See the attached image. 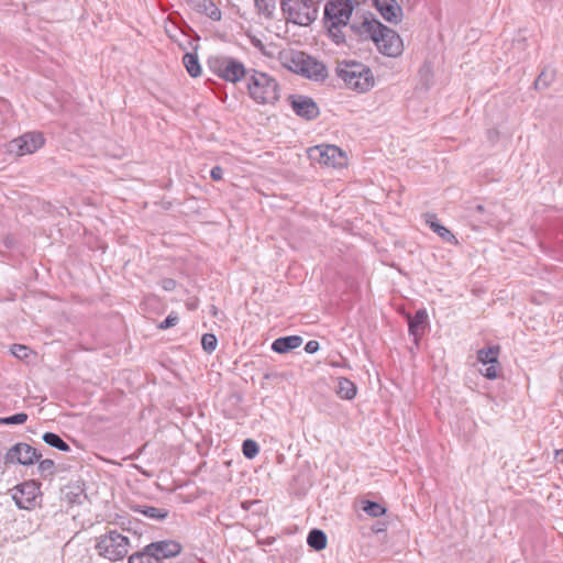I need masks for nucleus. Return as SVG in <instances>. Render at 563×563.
Listing matches in <instances>:
<instances>
[{
    "label": "nucleus",
    "instance_id": "obj_1",
    "mask_svg": "<svg viewBox=\"0 0 563 563\" xmlns=\"http://www.w3.org/2000/svg\"><path fill=\"white\" fill-rule=\"evenodd\" d=\"M351 30L361 40H372L378 51L388 57H397L402 53L400 36L375 18H364L362 22L353 23Z\"/></svg>",
    "mask_w": 563,
    "mask_h": 563
},
{
    "label": "nucleus",
    "instance_id": "obj_2",
    "mask_svg": "<svg viewBox=\"0 0 563 563\" xmlns=\"http://www.w3.org/2000/svg\"><path fill=\"white\" fill-rule=\"evenodd\" d=\"M95 549L98 555L110 562H115L128 555L131 543L128 536L115 529H109L96 539Z\"/></svg>",
    "mask_w": 563,
    "mask_h": 563
},
{
    "label": "nucleus",
    "instance_id": "obj_3",
    "mask_svg": "<svg viewBox=\"0 0 563 563\" xmlns=\"http://www.w3.org/2000/svg\"><path fill=\"white\" fill-rule=\"evenodd\" d=\"M250 97L260 104L274 103L279 98V88L275 78L268 73H252L247 78Z\"/></svg>",
    "mask_w": 563,
    "mask_h": 563
},
{
    "label": "nucleus",
    "instance_id": "obj_4",
    "mask_svg": "<svg viewBox=\"0 0 563 563\" xmlns=\"http://www.w3.org/2000/svg\"><path fill=\"white\" fill-rule=\"evenodd\" d=\"M317 4L314 0H280V10L288 22L308 26L318 16Z\"/></svg>",
    "mask_w": 563,
    "mask_h": 563
},
{
    "label": "nucleus",
    "instance_id": "obj_5",
    "mask_svg": "<svg viewBox=\"0 0 563 563\" xmlns=\"http://www.w3.org/2000/svg\"><path fill=\"white\" fill-rule=\"evenodd\" d=\"M308 156L311 161L328 167L343 168L347 165L346 153L336 145L320 144L310 147Z\"/></svg>",
    "mask_w": 563,
    "mask_h": 563
},
{
    "label": "nucleus",
    "instance_id": "obj_6",
    "mask_svg": "<svg viewBox=\"0 0 563 563\" xmlns=\"http://www.w3.org/2000/svg\"><path fill=\"white\" fill-rule=\"evenodd\" d=\"M355 0H332L324 7V23L349 25Z\"/></svg>",
    "mask_w": 563,
    "mask_h": 563
},
{
    "label": "nucleus",
    "instance_id": "obj_7",
    "mask_svg": "<svg viewBox=\"0 0 563 563\" xmlns=\"http://www.w3.org/2000/svg\"><path fill=\"white\" fill-rule=\"evenodd\" d=\"M42 454L27 443H16L11 446L4 454L3 462L5 465L20 464L29 466L41 459Z\"/></svg>",
    "mask_w": 563,
    "mask_h": 563
},
{
    "label": "nucleus",
    "instance_id": "obj_8",
    "mask_svg": "<svg viewBox=\"0 0 563 563\" xmlns=\"http://www.w3.org/2000/svg\"><path fill=\"white\" fill-rule=\"evenodd\" d=\"M44 137L40 132H27L13 139L8 144V151L18 156L33 154L44 145Z\"/></svg>",
    "mask_w": 563,
    "mask_h": 563
},
{
    "label": "nucleus",
    "instance_id": "obj_9",
    "mask_svg": "<svg viewBox=\"0 0 563 563\" xmlns=\"http://www.w3.org/2000/svg\"><path fill=\"white\" fill-rule=\"evenodd\" d=\"M12 499L20 509L30 510L35 507L40 496V485L35 481H26L11 490Z\"/></svg>",
    "mask_w": 563,
    "mask_h": 563
},
{
    "label": "nucleus",
    "instance_id": "obj_10",
    "mask_svg": "<svg viewBox=\"0 0 563 563\" xmlns=\"http://www.w3.org/2000/svg\"><path fill=\"white\" fill-rule=\"evenodd\" d=\"M336 75L346 88L360 93L371 90L376 84L373 73H336Z\"/></svg>",
    "mask_w": 563,
    "mask_h": 563
},
{
    "label": "nucleus",
    "instance_id": "obj_11",
    "mask_svg": "<svg viewBox=\"0 0 563 563\" xmlns=\"http://www.w3.org/2000/svg\"><path fill=\"white\" fill-rule=\"evenodd\" d=\"M289 99L291 108L297 115L307 120H311L319 115V108L311 98L303 96H290Z\"/></svg>",
    "mask_w": 563,
    "mask_h": 563
},
{
    "label": "nucleus",
    "instance_id": "obj_12",
    "mask_svg": "<svg viewBox=\"0 0 563 563\" xmlns=\"http://www.w3.org/2000/svg\"><path fill=\"white\" fill-rule=\"evenodd\" d=\"M379 14L389 23H399L402 18V9L396 0H374Z\"/></svg>",
    "mask_w": 563,
    "mask_h": 563
},
{
    "label": "nucleus",
    "instance_id": "obj_13",
    "mask_svg": "<svg viewBox=\"0 0 563 563\" xmlns=\"http://www.w3.org/2000/svg\"><path fill=\"white\" fill-rule=\"evenodd\" d=\"M208 67L213 71L245 70L242 63L227 55H211L208 58Z\"/></svg>",
    "mask_w": 563,
    "mask_h": 563
},
{
    "label": "nucleus",
    "instance_id": "obj_14",
    "mask_svg": "<svg viewBox=\"0 0 563 563\" xmlns=\"http://www.w3.org/2000/svg\"><path fill=\"white\" fill-rule=\"evenodd\" d=\"M147 547L148 550L152 551L159 561L163 559L176 556L181 551V545L173 540L153 542Z\"/></svg>",
    "mask_w": 563,
    "mask_h": 563
},
{
    "label": "nucleus",
    "instance_id": "obj_15",
    "mask_svg": "<svg viewBox=\"0 0 563 563\" xmlns=\"http://www.w3.org/2000/svg\"><path fill=\"white\" fill-rule=\"evenodd\" d=\"M427 322L428 313L424 309L418 310L413 317L409 318V333L416 342L423 335Z\"/></svg>",
    "mask_w": 563,
    "mask_h": 563
},
{
    "label": "nucleus",
    "instance_id": "obj_16",
    "mask_svg": "<svg viewBox=\"0 0 563 563\" xmlns=\"http://www.w3.org/2000/svg\"><path fill=\"white\" fill-rule=\"evenodd\" d=\"M424 218L426 223L430 227V229L435 232L443 241L451 244H457V239L455 235L448 228L439 223L435 214L427 213Z\"/></svg>",
    "mask_w": 563,
    "mask_h": 563
},
{
    "label": "nucleus",
    "instance_id": "obj_17",
    "mask_svg": "<svg viewBox=\"0 0 563 563\" xmlns=\"http://www.w3.org/2000/svg\"><path fill=\"white\" fill-rule=\"evenodd\" d=\"M302 338L299 335H289L276 339L272 344V350L276 353H288L302 344Z\"/></svg>",
    "mask_w": 563,
    "mask_h": 563
},
{
    "label": "nucleus",
    "instance_id": "obj_18",
    "mask_svg": "<svg viewBox=\"0 0 563 563\" xmlns=\"http://www.w3.org/2000/svg\"><path fill=\"white\" fill-rule=\"evenodd\" d=\"M292 62L296 64V70H324L323 65L312 60L309 56L305 55L301 52L295 53L292 56ZM288 70H295L292 67H289Z\"/></svg>",
    "mask_w": 563,
    "mask_h": 563
},
{
    "label": "nucleus",
    "instance_id": "obj_19",
    "mask_svg": "<svg viewBox=\"0 0 563 563\" xmlns=\"http://www.w3.org/2000/svg\"><path fill=\"white\" fill-rule=\"evenodd\" d=\"M352 25L353 24L341 25V24H334V23H325L328 34L335 44H342L345 42L346 32L344 31V29L349 30L350 32H352L355 35V33L351 30Z\"/></svg>",
    "mask_w": 563,
    "mask_h": 563
},
{
    "label": "nucleus",
    "instance_id": "obj_20",
    "mask_svg": "<svg viewBox=\"0 0 563 563\" xmlns=\"http://www.w3.org/2000/svg\"><path fill=\"white\" fill-rule=\"evenodd\" d=\"M336 394L342 399L351 400L356 396V386L349 378L340 377L338 379Z\"/></svg>",
    "mask_w": 563,
    "mask_h": 563
},
{
    "label": "nucleus",
    "instance_id": "obj_21",
    "mask_svg": "<svg viewBox=\"0 0 563 563\" xmlns=\"http://www.w3.org/2000/svg\"><path fill=\"white\" fill-rule=\"evenodd\" d=\"M307 543L317 551L323 550L327 547V536L322 530L313 529L308 534Z\"/></svg>",
    "mask_w": 563,
    "mask_h": 563
},
{
    "label": "nucleus",
    "instance_id": "obj_22",
    "mask_svg": "<svg viewBox=\"0 0 563 563\" xmlns=\"http://www.w3.org/2000/svg\"><path fill=\"white\" fill-rule=\"evenodd\" d=\"M129 563H162L146 545L142 552L134 553L129 558Z\"/></svg>",
    "mask_w": 563,
    "mask_h": 563
},
{
    "label": "nucleus",
    "instance_id": "obj_23",
    "mask_svg": "<svg viewBox=\"0 0 563 563\" xmlns=\"http://www.w3.org/2000/svg\"><path fill=\"white\" fill-rule=\"evenodd\" d=\"M135 512H140L151 519H164L167 517V511L162 508H156L152 506H136L133 508Z\"/></svg>",
    "mask_w": 563,
    "mask_h": 563
},
{
    "label": "nucleus",
    "instance_id": "obj_24",
    "mask_svg": "<svg viewBox=\"0 0 563 563\" xmlns=\"http://www.w3.org/2000/svg\"><path fill=\"white\" fill-rule=\"evenodd\" d=\"M498 350L499 349L497 346H490L488 349L479 350L477 352L478 362L483 363L484 365L496 364Z\"/></svg>",
    "mask_w": 563,
    "mask_h": 563
},
{
    "label": "nucleus",
    "instance_id": "obj_25",
    "mask_svg": "<svg viewBox=\"0 0 563 563\" xmlns=\"http://www.w3.org/2000/svg\"><path fill=\"white\" fill-rule=\"evenodd\" d=\"M43 441L59 451L67 452L69 451V445L56 433L46 432L43 434Z\"/></svg>",
    "mask_w": 563,
    "mask_h": 563
},
{
    "label": "nucleus",
    "instance_id": "obj_26",
    "mask_svg": "<svg viewBox=\"0 0 563 563\" xmlns=\"http://www.w3.org/2000/svg\"><path fill=\"white\" fill-rule=\"evenodd\" d=\"M258 13L265 16H272L276 8L275 0H254Z\"/></svg>",
    "mask_w": 563,
    "mask_h": 563
},
{
    "label": "nucleus",
    "instance_id": "obj_27",
    "mask_svg": "<svg viewBox=\"0 0 563 563\" xmlns=\"http://www.w3.org/2000/svg\"><path fill=\"white\" fill-rule=\"evenodd\" d=\"M362 509L371 517H380L385 514V508L378 503L366 500L363 504Z\"/></svg>",
    "mask_w": 563,
    "mask_h": 563
},
{
    "label": "nucleus",
    "instance_id": "obj_28",
    "mask_svg": "<svg viewBox=\"0 0 563 563\" xmlns=\"http://www.w3.org/2000/svg\"><path fill=\"white\" fill-rule=\"evenodd\" d=\"M38 473L43 478H47L54 475L55 473V464L51 459H45L40 461L37 466Z\"/></svg>",
    "mask_w": 563,
    "mask_h": 563
},
{
    "label": "nucleus",
    "instance_id": "obj_29",
    "mask_svg": "<svg viewBox=\"0 0 563 563\" xmlns=\"http://www.w3.org/2000/svg\"><path fill=\"white\" fill-rule=\"evenodd\" d=\"M258 451L260 446L254 440L246 439L243 441L242 452L245 455V457L254 459L258 454Z\"/></svg>",
    "mask_w": 563,
    "mask_h": 563
},
{
    "label": "nucleus",
    "instance_id": "obj_30",
    "mask_svg": "<svg viewBox=\"0 0 563 563\" xmlns=\"http://www.w3.org/2000/svg\"><path fill=\"white\" fill-rule=\"evenodd\" d=\"M183 63L186 70H201L198 56L195 53H186L183 56Z\"/></svg>",
    "mask_w": 563,
    "mask_h": 563
},
{
    "label": "nucleus",
    "instance_id": "obj_31",
    "mask_svg": "<svg viewBox=\"0 0 563 563\" xmlns=\"http://www.w3.org/2000/svg\"><path fill=\"white\" fill-rule=\"evenodd\" d=\"M555 73H540L538 78L534 80V88L538 90L545 89L554 80Z\"/></svg>",
    "mask_w": 563,
    "mask_h": 563
},
{
    "label": "nucleus",
    "instance_id": "obj_32",
    "mask_svg": "<svg viewBox=\"0 0 563 563\" xmlns=\"http://www.w3.org/2000/svg\"><path fill=\"white\" fill-rule=\"evenodd\" d=\"M201 345L207 353H212L217 349L218 340L214 334L206 333L201 338Z\"/></svg>",
    "mask_w": 563,
    "mask_h": 563
},
{
    "label": "nucleus",
    "instance_id": "obj_33",
    "mask_svg": "<svg viewBox=\"0 0 563 563\" xmlns=\"http://www.w3.org/2000/svg\"><path fill=\"white\" fill-rule=\"evenodd\" d=\"M200 7L203 8L208 16L213 21L221 19V11L212 1H205Z\"/></svg>",
    "mask_w": 563,
    "mask_h": 563
},
{
    "label": "nucleus",
    "instance_id": "obj_34",
    "mask_svg": "<svg viewBox=\"0 0 563 563\" xmlns=\"http://www.w3.org/2000/svg\"><path fill=\"white\" fill-rule=\"evenodd\" d=\"M27 420V415L19 412L10 417L0 418V424H22Z\"/></svg>",
    "mask_w": 563,
    "mask_h": 563
},
{
    "label": "nucleus",
    "instance_id": "obj_35",
    "mask_svg": "<svg viewBox=\"0 0 563 563\" xmlns=\"http://www.w3.org/2000/svg\"><path fill=\"white\" fill-rule=\"evenodd\" d=\"M219 77L230 82H238L245 78L247 73H217Z\"/></svg>",
    "mask_w": 563,
    "mask_h": 563
},
{
    "label": "nucleus",
    "instance_id": "obj_36",
    "mask_svg": "<svg viewBox=\"0 0 563 563\" xmlns=\"http://www.w3.org/2000/svg\"><path fill=\"white\" fill-rule=\"evenodd\" d=\"M179 321V318L176 313L172 312L167 316V318L158 325L159 329L165 330L172 327H175Z\"/></svg>",
    "mask_w": 563,
    "mask_h": 563
},
{
    "label": "nucleus",
    "instance_id": "obj_37",
    "mask_svg": "<svg viewBox=\"0 0 563 563\" xmlns=\"http://www.w3.org/2000/svg\"><path fill=\"white\" fill-rule=\"evenodd\" d=\"M11 352L15 357L23 360L29 356L30 350L24 345L14 344L11 349Z\"/></svg>",
    "mask_w": 563,
    "mask_h": 563
},
{
    "label": "nucleus",
    "instance_id": "obj_38",
    "mask_svg": "<svg viewBox=\"0 0 563 563\" xmlns=\"http://www.w3.org/2000/svg\"><path fill=\"white\" fill-rule=\"evenodd\" d=\"M305 77L311 80L324 81L328 77V73H300Z\"/></svg>",
    "mask_w": 563,
    "mask_h": 563
},
{
    "label": "nucleus",
    "instance_id": "obj_39",
    "mask_svg": "<svg viewBox=\"0 0 563 563\" xmlns=\"http://www.w3.org/2000/svg\"><path fill=\"white\" fill-rule=\"evenodd\" d=\"M320 345H319V342L316 341V340H310L306 343L305 345V351L308 353V354H313L316 353L318 350H319Z\"/></svg>",
    "mask_w": 563,
    "mask_h": 563
},
{
    "label": "nucleus",
    "instance_id": "obj_40",
    "mask_svg": "<svg viewBox=\"0 0 563 563\" xmlns=\"http://www.w3.org/2000/svg\"><path fill=\"white\" fill-rule=\"evenodd\" d=\"M483 375L488 379L497 378L496 364H489V366L483 372Z\"/></svg>",
    "mask_w": 563,
    "mask_h": 563
},
{
    "label": "nucleus",
    "instance_id": "obj_41",
    "mask_svg": "<svg viewBox=\"0 0 563 563\" xmlns=\"http://www.w3.org/2000/svg\"><path fill=\"white\" fill-rule=\"evenodd\" d=\"M162 288L166 291H172L176 287V282L172 278H165L161 282Z\"/></svg>",
    "mask_w": 563,
    "mask_h": 563
},
{
    "label": "nucleus",
    "instance_id": "obj_42",
    "mask_svg": "<svg viewBox=\"0 0 563 563\" xmlns=\"http://www.w3.org/2000/svg\"><path fill=\"white\" fill-rule=\"evenodd\" d=\"M210 176L213 180H221L223 176V169L220 166H214L210 172Z\"/></svg>",
    "mask_w": 563,
    "mask_h": 563
},
{
    "label": "nucleus",
    "instance_id": "obj_43",
    "mask_svg": "<svg viewBox=\"0 0 563 563\" xmlns=\"http://www.w3.org/2000/svg\"><path fill=\"white\" fill-rule=\"evenodd\" d=\"M523 46H525V40H517L512 44V49L520 51L521 48H523Z\"/></svg>",
    "mask_w": 563,
    "mask_h": 563
},
{
    "label": "nucleus",
    "instance_id": "obj_44",
    "mask_svg": "<svg viewBox=\"0 0 563 563\" xmlns=\"http://www.w3.org/2000/svg\"><path fill=\"white\" fill-rule=\"evenodd\" d=\"M481 221L484 222V223H487V224H493L494 223V218L489 213V214H486Z\"/></svg>",
    "mask_w": 563,
    "mask_h": 563
},
{
    "label": "nucleus",
    "instance_id": "obj_45",
    "mask_svg": "<svg viewBox=\"0 0 563 563\" xmlns=\"http://www.w3.org/2000/svg\"><path fill=\"white\" fill-rule=\"evenodd\" d=\"M475 210H476L477 212H479V213H484V211H485V207H484L483 205H477V206L475 207Z\"/></svg>",
    "mask_w": 563,
    "mask_h": 563
},
{
    "label": "nucleus",
    "instance_id": "obj_46",
    "mask_svg": "<svg viewBox=\"0 0 563 563\" xmlns=\"http://www.w3.org/2000/svg\"><path fill=\"white\" fill-rule=\"evenodd\" d=\"M189 74H190V76H192V77H198V76H200L202 73H196V71H192V73H189Z\"/></svg>",
    "mask_w": 563,
    "mask_h": 563
},
{
    "label": "nucleus",
    "instance_id": "obj_47",
    "mask_svg": "<svg viewBox=\"0 0 563 563\" xmlns=\"http://www.w3.org/2000/svg\"><path fill=\"white\" fill-rule=\"evenodd\" d=\"M212 312H213V314H217L216 306H212Z\"/></svg>",
    "mask_w": 563,
    "mask_h": 563
},
{
    "label": "nucleus",
    "instance_id": "obj_48",
    "mask_svg": "<svg viewBox=\"0 0 563 563\" xmlns=\"http://www.w3.org/2000/svg\"><path fill=\"white\" fill-rule=\"evenodd\" d=\"M212 312H213V314H217L216 306H212Z\"/></svg>",
    "mask_w": 563,
    "mask_h": 563
},
{
    "label": "nucleus",
    "instance_id": "obj_49",
    "mask_svg": "<svg viewBox=\"0 0 563 563\" xmlns=\"http://www.w3.org/2000/svg\"><path fill=\"white\" fill-rule=\"evenodd\" d=\"M212 312H213V314H217L216 306H212Z\"/></svg>",
    "mask_w": 563,
    "mask_h": 563
}]
</instances>
